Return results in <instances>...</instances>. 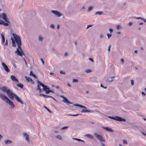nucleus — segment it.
Here are the masks:
<instances>
[{
    "mask_svg": "<svg viewBox=\"0 0 146 146\" xmlns=\"http://www.w3.org/2000/svg\"><path fill=\"white\" fill-rule=\"evenodd\" d=\"M2 138V136L0 134V139Z\"/></svg>",
    "mask_w": 146,
    "mask_h": 146,
    "instance_id": "052dcab7",
    "label": "nucleus"
},
{
    "mask_svg": "<svg viewBox=\"0 0 146 146\" xmlns=\"http://www.w3.org/2000/svg\"><path fill=\"white\" fill-rule=\"evenodd\" d=\"M9 23V22H6V23H5L4 22L3 25H4L5 26H8L9 25L8 23Z\"/></svg>",
    "mask_w": 146,
    "mask_h": 146,
    "instance_id": "bb28decb",
    "label": "nucleus"
},
{
    "mask_svg": "<svg viewBox=\"0 0 146 146\" xmlns=\"http://www.w3.org/2000/svg\"><path fill=\"white\" fill-rule=\"evenodd\" d=\"M0 97L4 101L9 104L12 108H14L15 106L13 102L10 100L6 96L2 94H0Z\"/></svg>",
    "mask_w": 146,
    "mask_h": 146,
    "instance_id": "20e7f679",
    "label": "nucleus"
},
{
    "mask_svg": "<svg viewBox=\"0 0 146 146\" xmlns=\"http://www.w3.org/2000/svg\"><path fill=\"white\" fill-rule=\"evenodd\" d=\"M11 40L12 41V46L14 47H15L16 46V45L15 44V41L14 40V39L13 38H11Z\"/></svg>",
    "mask_w": 146,
    "mask_h": 146,
    "instance_id": "4468645a",
    "label": "nucleus"
},
{
    "mask_svg": "<svg viewBox=\"0 0 146 146\" xmlns=\"http://www.w3.org/2000/svg\"><path fill=\"white\" fill-rule=\"evenodd\" d=\"M30 74L31 76H33L35 78H36V76L33 73V72L32 71H31Z\"/></svg>",
    "mask_w": 146,
    "mask_h": 146,
    "instance_id": "4be33fe9",
    "label": "nucleus"
},
{
    "mask_svg": "<svg viewBox=\"0 0 146 146\" xmlns=\"http://www.w3.org/2000/svg\"><path fill=\"white\" fill-rule=\"evenodd\" d=\"M111 35H112L111 34H107V36H108V38H109L110 37H111Z\"/></svg>",
    "mask_w": 146,
    "mask_h": 146,
    "instance_id": "2f4dec72",
    "label": "nucleus"
},
{
    "mask_svg": "<svg viewBox=\"0 0 146 146\" xmlns=\"http://www.w3.org/2000/svg\"><path fill=\"white\" fill-rule=\"evenodd\" d=\"M142 134L143 135H144L146 136V134H145L143 132H142Z\"/></svg>",
    "mask_w": 146,
    "mask_h": 146,
    "instance_id": "13d9d810",
    "label": "nucleus"
},
{
    "mask_svg": "<svg viewBox=\"0 0 146 146\" xmlns=\"http://www.w3.org/2000/svg\"><path fill=\"white\" fill-rule=\"evenodd\" d=\"M17 85L18 87H20L21 88H23V85L21 83L18 84Z\"/></svg>",
    "mask_w": 146,
    "mask_h": 146,
    "instance_id": "aec40b11",
    "label": "nucleus"
},
{
    "mask_svg": "<svg viewBox=\"0 0 146 146\" xmlns=\"http://www.w3.org/2000/svg\"><path fill=\"white\" fill-rule=\"evenodd\" d=\"M132 24V23L131 22H130L128 23V25L129 26H131Z\"/></svg>",
    "mask_w": 146,
    "mask_h": 146,
    "instance_id": "de8ad7c7",
    "label": "nucleus"
},
{
    "mask_svg": "<svg viewBox=\"0 0 146 146\" xmlns=\"http://www.w3.org/2000/svg\"><path fill=\"white\" fill-rule=\"evenodd\" d=\"M23 135L25 137L26 140L29 142V139L28 135L26 133H23Z\"/></svg>",
    "mask_w": 146,
    "mask_h": 146,
    "instance_id": "9b49d317",
    "label": "nucleus"
},
{
    "mask_svg": "<svg viewBox=\"0 0 146 146\" xmlns=\"http://www.w3.org/2000/svg\"><path fill=\"white\" fill-rule=\"evenodd\" d=\"M0 89L3 92H6L9 97L11 99L13 100L14 98L15 97V99L17 101L22 104H23V102L19 97L13 93L10 90L8 89L7 87L4 86H3L0 88Z\"/></svg>",
    "mask_w": 146,
    "mask_h": 146,
    "instance_id": "f03ea898",
    "label": "nucleus"
},
{
    "mask_svg": "<svg viewBox=\"0 0 146 146\" xmlns=\"http://www.w3.org/2000/svg\"><path fill=\"white\" fill-rule=\"evenodd\" d=\"M1 36L2 37V43H3V44L5 42V38L4 37V36L3 34H1Z\"/></svg>",
    "mask_w": 146,
    "mask_h": 146,
    "instance_id": "dca6fc26",
    "label": "nucleus"
},
{
    "mask_svg": "<svg viewBox=\"0 0 146 146\" xmlns=\"http://www.w3.org/2000/svg\"><path fill=\"white\" fill-rule=\"evenodd\" d=\"M117 33L118 34H120L121 33H120V32H117Z\"/></svg>",
    "mask_w": 146,
    "mask_h": 146,
    "instance_id": "774afa93",
    "label": "nucleus"
},
{
    "mask_svg": "<svg viewBox=\"0 0 146 146\" xmlns=\"http://www.w3.org/2000/svg\"><path fill=\"white\" fill-rule=\"evenodd\" d=\"M77 140H78L79 141H82L80 139H78Z\"/></svg>",
    "mask_w": 146,
    "mask_h": 146,
    "instance_id": "bf43d9fd",
    "label": "nucleus"
},
{
    "mask_svg": "<svg viewBox=\"0 0 146 146\" xmlns=\"http://www.w3.org/2000/svg\"><path fill=\"white\" fill-rule=\"evenodd\" d=\"M102 128L103 129H104L107 131H110L111 132H113V130L112 129H111L109 128L108 127H102Z\"/></svg>",
    "mask_w": 146,
    "mask_h": 146,
    "instance_id": "ddd939ff",
    "label": "nucleus"
},
{
    "mask_svg": "<svg viewBox=\"0 0 146 146\" xmlns=\"http://www.w3.org/2000/svg\"><path fill=\"white\" fill-rule=\"evenodd\" d=\"M38 85L37 86V90H38L39 92L40 93L42 92V90L40 88V85L41 86L43 87V90L44 91H45L46 92V94H48L50 92H52L51 90H50V88H48L47 86L42 84V83L38 81Z\"/></svg>",
    "mask_w": 146,
    "mask_h": 146,
    "instance_id": "7ed1b4c3",
    "label": "nucleus"
},
{
    "mask_svg": "<svg viewBox=\"0 0 146 146\" xmlns=\"http://www.w3.org/2000/svg\"><path fill=\"white\" fill-rule=\"evenodd\" d=\"M56 138H57V139H62L60 135H57V136H56Z\"/></svg>",
    "mask_w": 146,
    "mask_h": 146,
    "instance_id": "c85d7f7f",
    "label": "nucleus"
},
{
    "mask_svg": "<svg viewBox=\"0 0 146 146\" xmlns=\"http://www.w3.org/2000/svg\"><path fill=\"white\" fill-rule=\"evenodd\" d=\"M142 94L143 95H146V94H145V93L143 92H142Z\"/></svg>",
    "mask_w": 146,
    "mask_h": 146,
    "instance_id": "603ef678",
    "label": "nucleus"
},
{
    "mask_svg": "<svg viewBox=\"0 0 146 146\" xmlns=\"http://www.w3.org/2000/svg\"><path fill=\"white\" fill-rule=\"evenodd\" d=\"M109 31H110V33H111L113 32V30L112 29H109Z\"/></svg>",
    "mask_w": 146,
    "mask_h": 146,
    "instance_id": "58836bf2",
    "label": "nucleus"
},
{
    "mask_svg": "<svg viewBox=\"0 0 146 146\" xmlns=\"http://www.w3.org/2000/svg\"><path fill=\"white\" fill-rule=\"evenodd\" d=\"M57 29H59V27H60V26L59 25H58L57 26Z\"/></svg>",
    "mask_w": 146,
    "mask_h": 146,
    "instance_id": "5fc2aeb1",
    "label": "nucleus"
},
{
    "mask_svg": "<svg viewBox=\"0 0 146 146\" xmlns=\"http://www.w3.org/2000/svg\"><path fill=\"white\" fill-rule=\"evenodd\" d=\"M30 82L32 84H33L34 83L33 81L32 80V79L31 78L30 79Z\"/></svg>",
    "mask_w": 146,
    "mask_h": 146,
    "instance_id": "ea45409f",
    "label": "nucleus"
},
{
    "mask_svg": "<svg viewBox=\"0 0 146 146\" xmlns=\"http://www.w3.org/2000/svg\"><path fill=\"white\" fill-rule=\"evenodd\" d=\"M103 36L102 35H100V37L101 38H103Z\"/></svg>",
    "mask_w": 146,
    "mask_h": 146,
    "instance_id": "4d7b16f0",
    "label": "nucleus"
},
{
    "mask_svg": "<svg viewBox=\"0 0 146 146\" xmlns=\"http://www.w3.org/2000/svg\"><path fill=\"white\" fill-rule=\"evenodd\" d=\"M74 106L79 107L81 108H83L85 109L86 108V107L79 104H75L74 105Z\"/></svg>",
    "mask_w": 146,
    "mask_h": 146,
    "instance_id": "2eb2a0df",
    "label": "nucleus"
},
{
    "mask_svg": "<svg viewBox=\"0 0 146 146\" xmlns=\"http://www.w3.org/2000/svg\"><path fill=\"white\" fill-rule=\"evenodd\" d=\"M5 142L6 144H8L11 143V141L10 140H6L5 141Z\"/></svg>",
    "mask_w": 146,
    "mask_h": 146,
    "instance_id": "412c9836",
    "label": "nucleus"
},
{
    "mask_svg": "<svg viewBox=\"0 0 146 146\" xmlns=\"http://www.w3.org/2000/svg\"><path fill=\"white\" fill-rule=\"evenodd\" d=\"M7 45H8V43H7V40L6 42L4 44V45H5V46H7Z\"/></svg>",
    "mask_w": 146,
    "mask_h": 146,
    "instance_id": "49530a36",
    "label": "nucleus"
},
{
    "mask_svg": "<svg viewBox=\"0 0 146 146\" xmlns=\"http://www.w3.org/2000/svg\"><path fill=\"white\" fill-rule=\"evenodd\" d=\"M73 139L76 140H77L78 139L76 138H73Z\"/></svg>",
    "mask_w": 146,
    "mask_h": 146,
    "instance_id": "69168bd1",
    "label": "nucleus"
},
{
    "mask_svg": "<svg viewBox=\"0 0 146 146\" xmlns=\"http://www.w3.org/2000/svg\"><path fill=\"white\" fill-rule=\"evenodd\" d=\"M134 84V81L133 80H131V84L132 85H133Z\"/></svg>",
    "mask_w": 146,
    "mask_h": 146,
    "instance_id": "4c0bfd02",
    "label": "nucleus"
},
{
    "mask_svg": "<svg viewBox=\"0 0 146 146\" xmlns=\"http://www.w3.org/2000/svg\"><path fill=\"white\" fill-rule=\"evenodd\" d=\"M60 73L61 74H65V72L62 70L60 71Z\"/></svg>",
    "mask_w": 146,
    "mask_h": 146,
    "instance_id": "f704fd0d",
    "label": "nucleus"
},
{
    "mask_svg": "<svg viewBox=\"0 0 146 146\" xmlns=\"http://www.w3.org/2000/svg\"><path fill=\"white\" fill-rule=\"evenodd\" d=\"M92 25H88L87 26V27L86 28L87 29H88V28L89 27H92Z\"/></svg>",
    "mask_w": 146,
    "mask_h": 146,
    "instance_id": "c03bdc74",
    "label": "nucleus"
},
{
    "mask_svg": "<svg viewBox=\"0 0 146 146\" xmlns=\"http://www.w3.org/2000/svg\"><path fill=\"white\" fill-rule=\"evenodd\" d=\"M25 78L28 82H30V80L31 78L27 76H25Z\"/></svg>",
    "mask_w": 146,
    "mask_h": 146,
    "instance_id": "b1692460",
    "label": "nucleus"
},
{
    "mask_svg": "<svg viewBox=\"0 0 146 146\" xmlns=\"http://www.w3.org/2000/svg\"><path fill=\"white\" fill-rule=\"evenodd\" d=\"M90 111L89 110L82 109V111H81V112H88Z\"/></svg>",
    "mask_w": 146,
    "mask_h": 146,
    "instance_id": "5701e85b",
    "label": "nucleus"
},
{
    "mask_svg": "<svg viewBox=\"0 0 146 146\" xmlns=\"http://www.w3.org/2000/svg\"><path fill=\"white\" fill-rule=\"evenodd\" d=\"M49 74L50 75H53V73L52 72H50Z\"/></svg>",
    "mask_w": 146,
    "mask_h": 146,
    "instance_id": "680f3d73",
    "label": "nucleus"
},
{
    "mask_svg": "<svg viewBox=\"0 0 146 146\" xmlns=\"http://www.w3.org/2000/svg\"><path fill=\"white\" fill-rule=\"evenodd\" d=\"M51 12L54 13L56 16L58 17H60L61 16V15L60 14L59 12L54 10L51 11Z\"/></svg>",
    "mask_w": 146,
    "mask_h": 146,
    "instance_id": "1a4fd4ad",
    "label": "nucleus"
},
{
    "mask_svg": "<svg viewBox=\"0 0 146 146\" xmlns=\"http://www.w3.org/2000/svg\"><path fill=\"white\" fill-rule=\"evenodd\" d=\"M41 61H42V64H44V61L43 60V59H42V58H41Z\"/></svg>",
    "mask_w": 146,
    "mask_h": 146,
    "instance_id": "8fccbe9b",
    "label": "nucleus"
},
{
    "mask_svg": "<svg viewBox=\"0 0 146 146\" xmlns=\"http://www.w3.org/2000/svg\"><path fill=\"white\" fill-rule=\"evenodd\" d=\"M86 72L87 73H89L91 72V70L90 69H87L86 70Z\"/></svg>",
    "mask_w": 146,
    "mask_h": 146,
    "instance_id": "473e14b6",
    "label": "nucleus"
},
{
    "mask_svg": "<svg viewBox=\"0 0 146 146\" xmlns=\"http://www.w3.org/2000/svg\"><path fill=\"white\" fill-rule=\"evenodd\" d=\"M78 82V79H73L72 82Z\"/></svg>",
    "mask_w": 146,
    "mask_h": 146,
    "instance_id": "a878e982",
    "label": "nucleus"
},
{
    "mask_svg": "<svg viewBox=\"0 0 146 146\" xmlns=\"http://www.w3.org/2000/svg\"><path fill=\"white\" fill-rule=\"evenodd\" d=\"M13 35L18 46V48H17L16 51H15V53L18 56H22L23 55H24L25 54L21 47V42L20 37L15 34H13Z\"/></svg>",
    "mask_w": 146,
    "mask_h": 146,
    "instance_id": "f257e3e1",
    "label": "nucleus"
},
{
    "mask_svg": "<svg viewBox=\"0 0 146 146\" xmlns=\"http://www.w3.org/2000/svg\"><path fill=\"white\" fill-rule=\"evenodd\" d=\"M102 14V12L101 11H98L96 12L95 13V15H101Z\"/></svg>",
    "mask_w": 146,
    "mask_h": 146,
    "instance_id": "f3484780",
    "label": "nucleus"
},
{
    "mask_svg": "<svg viewBox=\"0 0 146 146\" xmlns=\"http://www.w3.org/2000/svg\"><path fill=\"white\" fill-rule=\"evenodd\" d=\"M121 61L122 63H123L124 62V60L123 58H121Z\"/></svg>",
    "mask_w": 146,
    "mask_h": 146,
    "instance_id": "a19ab883",
    "label": "nucleus"
},
{
    "mask_svg": "<svg viewBox=\"0 0 146 146\" xmlns=\"http://www.w3.org/2000/svg\"><path fill=\"white\" fill-rule=\"evenodd\" d=\"M137 52V50H135V51H134V52L136 53V52Z\"/></svg>",
    "mask_w": 146,
    "mask_h": 146,
    "instance_id": "338daca9",
    "label": "nucleus"
},
{
    "mask_svg": "<svg viewBox=\"0 0 146 146\" xmlns=\"http://www.w3.org/2000/svg\"><path fill=\"white\" fill-rule=\"evenodd\" d=\"M11 80L14 82H15L16 83H18L19 81L16 77L13 75H11Z\"/></svg>",
    "mask_w": 146,
    "mask_h": 146,
    "instance_id": "9d476101",
    "label": "nucleus"
},
{
    "mask_svg": "<svg viewBox=\"0 0 146 146\" xmlns=\"http://www.w3.org/2000/svg\"><path fill=\"white\" fill-rule=\"evenodd\" d=\"M40 96H43L44 97H45V98H48V97H49V98H52V97L51 96H48V95H44V94H40Z\"/></svg>",
    "mask_w": 146,
    "mask_h": 146,
    "instance_id": "6ab92c4d",
    "label": "nucleus"
},
{
    "mask_svg": "<svg viewBox=\"0 0 146 146\" xmlns=\"http://www.w3.org/2000/svg\"><path fill=\"white\" fill-rule=\"evenodd\" d=\"M109 117L110 118L114 119L119 121H125V119L122 118L120 117H119L118 116H115V117L109 116Z\"/></svg>",
    "mask_w": 146,
    "mask_h": 146,
    "instance_id": "423d86ee",
    "label": "nucleus"
},
{
    "mask_svg": "<svg viewBox=\"0 0 146 146\" xmlns=\"http://www.w3.org/2000/svg\"><path fill=\"white\" fill-rule=\"evenodd\" d=\"M4 22L2 20H0V25H3Z\"/></svg>",
    "mask_w": 146,
    "mask_h": 146,
    "instance_id": "e433bc0d",
    "label": "nucleus"
},
{
    "mask_svg": "<svg viewBox=\"0 0 146 146\" xmlns=\"http://www.w3.org/2000/svg\"><path fill=\"white\" fill-rule=\"evenodd\" d=\"M85 136L91 139H93V137L92 136L89 134H87L85 135Z\"/></svg>",
    "mask_w": 146,
    "mask_h": 146,
    "instance_id": "a211bd4d",
    "label": "nucleus"
},
{
    "mask_svg": "<svg viewBox=\"0 0 146 146\" xmlns=\"http://www.w3.org/2000/svg\"><path fill=\"white\" fill-rule=\"evenodd\" d=\"M110 47H111V46H109L108 48V50L109 51H110Z\"/></svg>",
    "mask_w": 146,
    "mask_h": 146,
    "instance_id": "09e8293b",
    "label": "nucleus"
},
{
    "mask_svg": "<svg viewBox=\"0 0 146 146\" xmlns=\"http://www.w3.org/2000/svg\"><path fill=\"white\" fill-rule=\"evenodd\" d=\"M2 64L3 67L5 70L7 72H9L10 71V70L8 68V66L5 64L3 62L2 63Z\"/></svg>",
    "mask_w": 146,
    "mask_h": 146,
    "instance_id": "6e6552de",
    "label": "nucleus"
},
{
    "mask_svg": "<svg viewBox=\"0 0 146 146\" xmlns=\"http://www.w3.org/2000/svg\"><path fill=\"white\" fill-rule=\"evenodd\" d=\"M68 127H64L62 128L61 129H62L64 130V129H65L67 128Z\"/></svg>",
    "mask_w": 146,
    "mask_h": 146,
    "instance_id": "37998d69",
    "label": "nucleus"
},
{
    "mask_svg": "<svg viewBox=\"0 0 146 146\" xmlns=\"http://www.w3.org/2000/svg\"><path fill=\"white\" fill-rule=\"evenodd\" d=\"M123 143L124 144H127V142L126 140H123Z\"/></svg>",
    "mask_w": 146,
    "mask_h": 146,
    "instance_id": "c9c22d12",
    "label": "nucleus"
},
{
    "mask_svg": "<svg viewBox=\"0 0 146 146\" xmlns=\"http://www.w3.org/2000/svg\"><path fill=\"white\" fill-rule=\"evenodd\" d=\"M45 108H46L47 109V111L49 112L50 113H52V112L49 109L47 108L46 107H45Z\"/></svg>",
    "mask_w": 146,
    "mask_h": 146,
    "instance_id": "7c9ffc66",
    "label": "nucleus"
},
{
    "mask_svg": "<svg viewBox=\"0 0 146 146\" xmlns=\"http://www.w3.org/2000/svg\"><path fill=\"white\" fill-rule=\"evenodd\" d=\"M100 86H101V87H102V88H105V89H106V88H107V87H104L102 84H101V85H100Z\"/></svg>",
    "mask_w": 146,
    "mask_h": 146,
    "instance_id": "a18cd8bd",
    "label": "nucleus"
},
{
    "mask_svg": "<svg viewBox=\"0 0 146 146\" xmlns=\"http://www.w3.org/2000/svg\"><path fill=\"white\" fill-rule=\"evenodd\" d=\"M93 7L92 6H90L89 7L88 9V11H90L93 8Z\"/></svg>",
    "mask_w": 146,
    "mask_h": 146,
    "instance_id": "cd10ccee",
    "label": "nucleus"
},
{
    "mask_svg": "<svg viewBox=\"0 0 146 146\" xmlns=\"http://www.w3.org/2000/svg\"><path fill=\"white\" fill-rule=\"evenodd\" d=\"M0 17L3 19L6 22H8V21L6 17V14L5 13H3L0 15Z\"/></svg>",
    "mask_w": 146,
    "mask_h": 146,
    "instance_id": "0eeeda50",
    "label": "nucleus"
},
{
    "mask_svg": "<svg viewBox=\"0 0 146 146\" xmlns=\"http://www.w3.org/2000/svg\"><path fill=\"white\" fill-rule=\"evenodd\" d=\"M101 145L102 146H106L103 143H101Z\"/></svg>",
    "mask_w": 146,
    "mask_h": 146,
    "instance_id": "6e6d98bb",
    "label": "nucleus"
},
{
    "mask_svg": "<svg viewBox=\"0 0 146 146\" xmlns=\"http://www.w3.org/2000/svg\"><path fill=\"white\" fill-rule=\"evenodd\" d=\"M143 21L144 22L146 23V20L144 19H143Z\"/></svg>",
    "mask_w": 146,
    "mask_h": 146,
    "instance_id": "e2e57ef3",
    "label": "nucleus"
},
{
    "mask_svg": "<svg viewBox=\"0 0 146 146\" xmlns=\"http://www.w3.org/2000/svg\"><path fill=\"white\" fill-rule=\"evenodd\" d=\"M50 27L52 29H54V26L53 25H50Z\"/></svg>",
    "mask_w": 146,
    "mask_h": 146,
    "instance_id": "79ce46f5",
    "label": "nucleus"
},
{
    "mask_svg": "<svg viewBox=\"0 0 146 146\" xmlns=\"http://www.w3.org/2000/svg\"><path fill=\"white\" fill-rule=\"evenodd\" d=\"M64 55L65 56H67L68 55V54L67 52H65L64 54Z\"/></svg>",
    "mask_w": 146,
    "mask_h": 146,
    "instance_id": "864d4df0",
    "label": "nucleus"
},
{
    "mask_svg": "<svg viewBox=\"0 0 146 146\" xmlns=\"http://www.w3.org/2000/svg\"><path fill=\"white\" fill-rule=\"evenodd\" d=\"M61 97L63 98V99L62 101L65 103L67 102L68 103L70 104V103L68 101V99L64 97L63 96H61Z\"/></svg>",
    "mask_w": 146,
    "mask_h": 146,
    "instance_id": "f8f14e48",
    "label": "nucleus"
},
{
    "mask_svg": "<svg viewBox=\"0 0 146 146\" xmlns=\"http://www.w3.org/2000/svg\"><path fill=\"white\" fill-rule=\"evenodd\" d=\"M94 134L101 142H104L105 141V139L101 135H98L96 133H94Z\"/></svg>",
    "mask_w": 146,
    "mask_h": 146,
    "instance_id": "39448f33",
    "label": "nucleus"
},
{
    "mask_svg": "<svg viewBox=\"0 0 146 146\" xmlns=\"http://www.w3.org/2000/svg\"><path fill=\"white\" fill-rule=\"evenodd\" d=\"M116 29H121V27L119 25H118L116 26Z\"/></svg>",
    "mask_w": 146,
    "mask_h": 146,
    "instance_id": "393cba45",
    "label": "nucleus"
},
{
    "mask_svg": "<svg viewBox=\"0 0 146 146\" xmlns=\"http://www.w3.org/2000/svg\"><path fill=\"white\" fill-rule=\"evenodd\" d=\"M89 60L92 61V62H93L94 61L93 59L92 58H90Z\"/></svg>",
    "mask_w": 146,
    "mask_h": 146,
    "instance_id": "3c124183",
    "label": "nucleus"
},
{
    "mask_svg": "<svg viewBox=\"0 0 146 146\" xmlns=\"http://www.w3.org/2000/svg\"><path fill=\"white\" fill-rule=\"evenodd\" d=\"M42 37L41 36H39V40L40 41H42Z\"/></svg>",
    "mask_w": 146,
    "mask_h": 146,
    "instance_id": "c756f323",
    "label": "nucleus"
},
{
    "mask_svg": "<svg viewBox=\"0 0 146 146\" xmlns=\"http://www.w3.org/2000/svg\"><path fill=\"white\" fill-rule=\"evenodd\" d=\"M69 116H76L79 115L78 114H73V115H69Z\"/></svg>",
    "mask_w": 146,
    "mask_h": 146,
    "instance_id": "72a5a7b5",
    "label": "nucleus"
},
{
    "mask_svg": "<svg viewBox=\"0 0 146 146\" xmlns=\"http://www.w3.org/2000/svg\"><path fill=\"white\" fill-rule=\"evenodd\" d=\"M74 43H75V44L76 45H77V42H74Z\"/></svg>",
    "mask_w": 146,
    "mask_h": 146,
    "instance_id": "0e129e2a",
    "label": "nucleus"
}]
</instances>
